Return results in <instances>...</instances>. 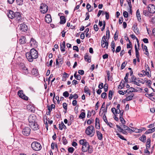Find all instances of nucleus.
Listing matches in <instances>:
<instances>
[{"mask_svg":"<svg viewBox=\"0 0 155 155\" xmlns=\"http://www.w3.org/2000/svg\"><path fill=\"white\" fill-rule=\"evenodd\" d=\"M26 56L29 62H32L34 59H36L38 57V54L36 50L32 48L31 50L29 53H26Z\"/></svg>","mask_w":155,"mask_h":155,"instance_id":"1","label":"nucleus"},{"mask_svg":"<svg viewBox=\"0 0 155 155\" xmlns=\"http://www.w3.org/2000/svg\"><path fill=\"white\" fill-rule=\"evenodd\" d=\"M85 133L87 135L90 136L91 137H93L95 133L94 127L92 125L88 127L85 130Z\"/></svg>","mask_w":155,"mask_h":155,"instance_id":"2","label":"nucleus"},{"mask_svg":"<svg viewBox=\"0 0 155 155\" xmlns=\"http://www.w3.org/2000/svg\"><path fill=\"white\" fill-rule=\"evenodd\" d=\"M32 148L34 150L38 151L41 149L42 147L40 144L36 141H34L31 144Z\"/></svg>","mask_w":155,"mask_h":155,"instance_id":"3","label":"nucleus"},{"mask_svg":"<svg viewBox=\"0 0 155 155\" xmlns=\"http://www.w3.org/2000/svg\"><path fill=\"white\" fill-rule=\"evenodd\" d=\"M107 38V36H104L102 38L101 41V46L102 48H106L107 49L108 48V42L106 40Z\"/></svg>","mask_w":155,"mask_h":155,"instance_id":"4","label":"nucleus"},{"mask_svg":"<svg viewBox=\"0 0 155 155\" xmlns=\"http://www.w3.org/2000/svg\"><path fill=\"white\" fill-rule=\"evenodd\" d=\"M40 9V11L42 13H45L48 10V6L45 4L42 3L41 4Z\"/></svg>","mask_w":155,"mask_h":155,"instance_id":"5","label":"nucleus"},{"mask_svg":"<svg viewBox=\"0 0 155 155\" xmlns=\"http://www.w3.org/2000/svg\"><path fill=\"white\" fill-rule=\"evenodd\" d=\"M36 117L34 114L30 115L28 118L29 124H30V125H31V124L36 123Z\"/></svg>","mask_w":155,"mask_h":155,"instance_id":"6","label":"nucleus"},{"mask_svg":"<svg viewBox=\"0 0 155 155\" xmlns=\"http://www.w3.org/2000/svg\"><path fill=\"white\" fill-rule=\"evenodd\" d=\"M18 95L20 97L25 100L27 101L28 100V97L23 93L22 90L19 91L18 92Z\"/></svg>","mask_w":155,"mask_h":155,"instance_id":"7","label":"nucleus"},{"mask_svg":"<svg viewBox=\"0 0 155 155\" xmlns=\"http://www.w3.org/2000/svg\"><path fill=\"white\" fill-rule=\"evenodd\" d=\"M30 131L31 129L30 127H26L23 129L22 132L23 135L26 136H28L30 134Z\"/></svg>","mask_w":155,"mask_h":155,"instance_id":"8","label":"nucleus"},{"mask_svg":"<svg viewBox=\"0 0 155 155\" xmlns=\"http://www.w3.org/2000/svg\"><path fill=\"white\" fill-rule=\"evenodd\" d=\"M147 9L148 12L150 13L153 14L155 12V6L153 4L149 5Z\"/></svg>","mask_w":155,"mask_h":155,"instance_id":"9","label":"nucleus"},{"mask_svg":"<svg viewBox=\"0 0 155 155\" xmlns=\"http://www.w3.org/2000/svg\"><path fill=\"white\" fill-rule=\"evenodd\" d=\"M31 128L34 130H36L39 129V126L36 122L31 124V125L29 124Z\"/></svg>","mask_w":155,"mask_h":155,"instance_id":"10","label":"nucleus"},{"mask_svg":"<svg viewBox=\"0 0 155 155\" xmlns=\"http://www.w3.org/2000/svg\"><path fill=\"white\" fill-rule=\"evenodd\" d=\"M15 18H16V20L18 22H21L22 18L20 13L19 12H15Z\"/></svg>","mask_w":155,"mask_h":155,"instance_id":"11","label":"nucleus"},{"mask_svg":"<svg viewBox=\"0 0 155 155\" xmlns=\"http://www.w3.org/2000/svg\"><path fill=\"white\" fill-rule=\"evenodd\" d=\"M20 29L21 31L25 32L27 30L28 27L25 24L23 23L20 25Z\"/></svg>","mask_w":155,"mask_h":155,"instance_id":"12","label":"nucleus"},{"mask_svg":"<svg viewBox=\"0 0 155 155\" xmlns=\"http://www.w3.org/2000/svg\"><path fill=\"white\" fill-rule=\"evenodd\" d=\"M15 13L12 10H10L7 13L8 17L11 19H12L15 17Z\"/></svg>","mask_w":155,"mask_h":155,"instance_id":"13","label":"nucleus"},{"mask_svg":"<svg viewBox=\"0 0 155 155\" xmlns=\"http://www.w3.org/2000/svg\"><path fill=\"white\" fill-rule=\"evenodd\" d=\"M30 45L34 47H36L38 46V43L33 38H31L30 41Z\"/></svg>","mask_w":155,"mask_h":155,"instance_id":"14","label":"nucleus"},{"mask_svg":"<svg viewBox=\"0 0 155 155\" xmlns=\"http://www.w3.org/2000/svg\"><path fill=\"white\" fill-rule=\"evenodd\" d=\"M89 146V143L87 142H85V143L83 145L82 147V151L84 152H86L87 151L88 149V147Z\"/></svg>","mask_w":155,"mask_h":155,"instance_id":"15","label":"nucleus"},{"mask_svg":"<svg viewBox=\"0 0 155 155\" xmlns=\"http://www.w3.org/2000/svg\"><path fill=\"white\" fill-rule=\"evenodd\" d=\"M45 19L46 22L48 23H50L52 21L51 16L49 14H47L46 15Z\"/></svg>","mask_w":155,"mask_h":155,"instance_id":"16","label":"nucleus"},{"mask_svg":"<svg viewBox=\"0 0 155 155\" xmlns=\"http://www.w3.org/2000/svg\"><path fill=\"white\" fill-rule=\"evenodd\" d=\"M143 15H145L146 16L148 17L149 18H151L153 17V14H151L149 12L146 10H144L143 12Z\"/></svg>","mask_w":155,"mask_h":155,"instance_id":"17","label":"nucleus"},{"mask_svg":"<svg viewBox=\"0 0 155 155\" xmlns=\"http://www.w3.org/2000/svg\"><path fill=\"white\" fill-rule=\"evenodd\" d=\"M26 42L25 38L24 36L21 37L19 41V42L21 44H25L26 43Z\"/></svg>","mask_w":155,"mask_h":155,"instance_id":"18","label":"nucleus"},{"mask_svg":"<svg viewBox=\"0 0 155 155\" xmlns=\"http://www.w3.org/2000/svg\"><path fill=\"white\" fill-rule=\"evenodd\" d=\"M99 120L98 118H96L95 120V127L97 129L100 128Z\"/></svg>","mask_w":155,"mask_h":155,"instance_id":"19","label":"nucleus"},{"mask_svg":"<svg viewBox=\"0 0 155 155\" xmlns=\"http://www.w3.org/2000/svg\"><path fill=\"white\" fill-rule=\"evenodd\" d=\"M61 50L62 52L65 51V43L64 41L62 44H61Z\"/></svg>","mask_w":155,"mask_h":155,"instance_id":"20","label":"nucleus"},{"mask_svg":"<svg viewBox=\"0 0 155 155\" xmlns=\"http://www.w3.org/2000/svg\"><path fill=\"white\" fill-rule=\"evenodd\" d=\"M31 73L33 75L37 76L38 74V70L36 68H33L31 70Z\"/></svg>","mask_w":155,"mask_h":155,"instance_id":"21","label":"nucleus"},{"mask_svg":"<svg viewBox=\"0 0 155 155\" xmlns=\"http://www.w3.org/2000/svg\"><path fill=\"white\" fill-rule=\"evenodd\" d=\"M150 141L151 140L150 138L147 139L146 144V148L147 149H149L150 147Z\"/></svg>","mask_w":155,"mask_h":155,"instance_id":"22","label":"nucleus"},{"mask_svg":"<svg viewBox=\"0 0 155 155\" xmlns=\"http://www.w3.org/2000/svg\"><path fill=\"white\" fill-rule=\"evenodd\" d=\"M60 23L61 24H64L66 22V19L65 17L64 16H60Z\"/></svg>","mask_w":155,"mask_h":155,"instance_id":"23","label":"nucleus"},{"mask_svg":"<svg viewBox=\"0 0 155 155\" xmlns=\"http://www.w3.org/2000/svg\"><path fill=\"white\" fill-rule=\"evenodd\" d=\"M23 67L22 68V69L23 70V72L24 74H27L28 73V69L25 67V65H23Z\"/></svg>","mask_w":155,"mask_h":155,"instance_id":"24","label":"nucleus"},{"mask_svg":"<svg viewBox=\"0 0 155 155\" xmlns=\"http://www.w3.org/2000/svg\"><path fill=\"white\" fill-rule=\"evenodd\" d=\"M136 16L138 21H140L141 20L140 14L139 9H138L136 12Z\"/></svg>","mask_w":155,"mask_h":155,"instance_id":"25","label":"nucleus"},{"mask_svg":"<svg viewBox=\"0 0 155 155\" xmlns=\"http://www.w3.org/2000/svg\"><path fill=\"white\" fill-rule=\"evenodd\" d=\"M96 132L98 139L100 140H102L103 138L102 134L100 132L98 131H97Z\"/></svg>","mask_w":155,"mask_h":155,"instance_id":"26","label":"nucleus"},{"mask_svg":"<svg viewBox=\"0 0 155 155\" xmlns=\"http://www.w3.org/2000/svg\"><path fill=\"white\" fill-rule=\"evenodd\" d=\"M134 95L133 94H132L128 96L126 98L125 100L128 101L131 100Z\"/></svg>","mask_w":155,"mask_h":155,"instance_id":"27","label":"nucleus"},{"mask_svg":"<svg viewBox=\"0 0 155 155\" xmlns=\"http://www.w3.org/2000/svg\"><path fill=\"white\" fill-rule=\"evenodd\" d=\"M111 50L114 53L115 52V45L114 41H112L111 44Z\"/></svg>","mask_w":155,"mask_h":155,"instance_id":"28","label":"nucleus"},{"mask_svg":"<svg viewBox=\"0 0 155 155\" xmlns=\"http://www.w3.org/2000/svg\"><path fill=\"white\" fill-rule=\"evenodd\" d=\"M114 95V92L111 90H110L109 92L108 97L110 100H111L112 98V96Z\"/></svg>","mask_w":155,"mask_h":155,"instance_id":"29","label":"nucleus"},{"mask_svg":"<svg viewBox=\"0 0 155 155\" xmlns=\"http://www.w3.org/2000/svg\"><path fill=\"white\" fill-rule=\"evenodd\" d=\"M132 29L135 33H138V29L137 28V26L135 25H134L132 27Z\"/></svg>","mask_w":155,"mask_h":155,"instance_id":"30","label":"nucleus"},{"mask_svg":"<svg viewBox=\"0 0 155 155\" xmlns=\"http://www.w3.org/2000/svg\"><path fill=\"white\" fill-rule=\"evenodd\" d=\"M139 139L141 141L145 142L146 139V136L145 135H143L140 137Z\"/></svg>","mask_w":155,"mask_h":155,"instance_id":"31","label":"nucleus"},{"mask_svg":"<svg viewBox=\"0 0 155 155\" xmlns=\"http://www.w3.org/2000/svg\"><path fill=\"white\" fill-rule=\"evenodd\" d=\"M85 112H82L79 115V118L80 119H84L85 117Z\"/></svg>","mask_w":155,"mask_h":155,"instance_id":"32","label":"nucleus"},{"mask_svg":"<svg viewBox=\"0 0 155 155\" xmlns=\"http://www.w3.org/2000/svg\"><path fill=\"white\" fill-rule=\"evenodd\" d=\"M87 8L89 12H91L93 9L91 8V5L88 3L86 5Z\"/></svg>","mask_w":155,"mask_h":155,"instance_id":"33","label":"nucleus"},{"mask_svg":"<svg viewBox=\"0 0 155 155\" xmlns=\"http://www.w3.org/2000/svg\"><path fill=\"white\" fill-rule=\"evenodd\" d=\"M116 133H117L116 135L118 136V137L120 139L124 140H127L123 136L120 135L119 133H118L117 132H116Z\"/></svg>","mask_w":155,"mask_h":155,"instance_id":"34","label":"nucleus"},{"mask_svg":"<svg viewBox=\"0 0 155 155\" xmlns=\"http://www.w3.org/2000/svg\"><path fill=\"white\" fill-rule=\"evenodd\" d=\"M84 92L87 94H88L90 96L91 95V93L89 90L88 87L87 86H85L84 88Z\"/></svg>","mask_w":155,"mask_h":155,"instance_id":"35","label":"nucleus"},{"mask_svg":"<svg viewBox=\"0 0 155 155\" xmlns=\"http://www.w3.org/2000/svg\"><path fill=\"white\" fill-rule=\"evenodd\" d=\"M144 50L145 51V54H146L147 55H149V53L148 51L147 48V46L146 45H144L143 47V48Z\"/></svg>","mask_w":155,"mask_h":155,"instance_id":"36","label":"nucleus"},{"mask_svg":"<svg viewBox=\"0 0 155 155\" xmlns=\"http://www.w3.org/2000/svg\"><path fill=\"white\" fill-rule=\"evenodd\" d=\"M59 128L60 130H62L63 129V128L64 126H65V127H66V126L64 125V123L63 122H62L61 123V124H59Z\"/></svg>","mask_w":155,"mask_h":155,"instance_id":"37","label":"nucleus"},{"mask_svg":"<svg viewBox=\"0 0 155 155\" xmlns=\"http://www.w3.org/2000/svg\"><path fill=\"white\" fill-rule=\"evenodd\" d=\"M62 140L63 144L64 145H66L68 143L67 140L66 139V138L64 137H62Z\"/></svg>","mask_w":155,"mask_h":155,"instance_id":"38","label":"nucleus"},{"mask_svg":"<svg viewBox=\"0 0 155 155\" xmlns=\"http://www.w3.org/2000/svg\"><path fill=\"white\" fill-rule=\"evenodd\" d=\"M79 143L81 145H84L85 142H87L85 139H81L80 140Z\"/></svg>","mask_w":155,"mask_h":155,"instance_id":"39","label":"nucleus"},{"mask_svg":"<svg viewBox=\"0 0 155 155\" xmlns=\"http://www.w3.org/2000/svg\"><path fill=\"white\" fill-rule=\"evenodd\" d=\"M127 2L128 3L129 6L130 8V11L131 10L132 5L131 4V2L130 0H127Z\"/></svg>","mask_w":155,"mask_h":155,"instance_id":"40","label":"nucleus"},{"mask_svg":"<svg viewBox=\"0 0 155 155\" xmlns=\"http://www.w3.org/2000/svg\"><path fill=\"white\" fill-rule=\"evenodd\" d=\"M17 4L18 5H21L23 4V0H16Z\"/></svg>","mask_w":155,"mask_h":155,"instance_id":"41","label":"nucleus"},{"mask_svg":"<svg viewBox=\"0 0 155 155\" xmlns=\"http://www.w3.org/2000/svg\"><path fill=\"white\" fill-rule=\"evenodd\" d=\"M104 91L105 92H107L108 90V85L107 84H105L103 87Z\"/></svg>","mask_w":155,"mask_h":155,"instance_id":"42","label":"nucleus"},{"mask_svg":"<svg viewBox=\"0 0 155 155\" xmlns=\"http://www.w3.org/2000/svg\"><path fill=\"white\" fill-rule=\"evenodd\" d=\"M69 94L67 91H65L63 93V95L65 97H68L69 96Z\"/></svg>","mask_w":155,"mask_h":155,"instance_id":"43","label":"nucleus"},{"mask_svg":"<svg viewBox=\"0 0 155 155\" xmlns=\"http://www.w3.org/2000/svg\"><path fill=\"white\" fill-rule=\"evenodd\" d=\"M124 87V84H123L122 82H121L119 85L118 86V88L119 89H121L123 88V87Z\"/></svg>","mask_w":155,"mask_h":155,"instance_id":"44","label":"nucleus"},{"mask_svg":"<svg viewBox=\"0 0 155 155\" xmlns=\"http://www.w3.org/2000/svg\"><path fill=\"white\" fill-rule=\"evenodd\" d=\"M88 147V149H87V150L88 152L90 153H92L93 151L92 147L89 145Z\"/></svg>","mask_w":155,"mask_h":155,"instance_id":"45","label":"nucleus"},{"mask_svg":"<svg viewBox=\"0 0 155 155\" xmlns=\"http://www.w3.org/2000/svg\"><path fill=\"white\" fill-rule=\"evenodd\" d=\"M129 75V73H127L126 74L125 77L124 78V79L125 81L126 82H128V80H127V79L128 78V77Z\"/></svg>","mask_w":155,"mask_h":155,"instance_id":"46","label":"nucleus"},{"mask_svg":"<svg viewBox=\"0 0 155 155\" xmlns=\"http://www.w3.org/2000/svg\"><path fill=\"white\" fill-rule=\"evenodd\" d=\"M107 94L105 92L101 94V97L103 98H106L107 97Z\"/></svg>","mask_w":155,"mask_h":155,"instance_id":"47","label":"nucleus"},{"mask_svg":"<svg viewBox=\"0 0 155 155\" xmlns=\"http://www.w3.org/2000/svg\"><path fill=\"white\" fill-rule=\"evenodd\" d=\"M127 64V63H125V62H124L122 63L121 66V69H123L124 68L126 65Z\"/></svg>","mask_w":155,"mask_h":155,"instance_id":"48","label":"nucleus"},{"mask_svg":"<svg viewBox=\"0 0 155 155\" xmlns=\"http://www.w3.org/2000/svg\"><path fill=\"white\" fill-rule=\"evenodd\" d=\"M74 149L72 147H70L68 148V151L69 152L72 153L74 151Z\"/></svg>","mask_w":155,"mask_h":155,"instance_id":"49","label":"nucleus"},{"mask_svg":"<svg viewBox=\"0 0 155 155\" xmlns=\"http://www.w3.org/2000/svg\"><path fill=\"white\" fill-rule=\"evenodd\" d=\"M121 50V47L120 46H117L115 51V52L117 53L119 52Z\"/></svg>","mask_w":155,"mask_h":155,"instance_id":"50","label":"nucleus"},{"mask_svg":"<svg viewBox=\"0 0 155 155\" xmlns=\"http://www.w3.org/2000/svg\"><path fill=\"white\" fill-rule=\"evenodd\" d=\"M120 120L123 124H124L125 123V121L123 117H120Z\"/></svg>","mask_w":155,"mask_h":155,"instance_id":"51","label":"nucleus"},{"mask_svg":"<svg viewBox=\"0 0 155 155\" xmlns=\"http://www.w3.org/2000/svg\"><path fill=\"white\" fill-rule=\"evenodd\" d=\"M63 106L64 109L66 111L67 109V104L65 103H63Z\"/></svg>","mask_w":155,"mask_h":155,"instance_id":"52","label":"nucleus"},{"mask_svg":"<svg viewBox=\"0 0 155 155\" xmlns=\"http://www.w3.org/2000/svg\"><path fill=\"white\" fill-rule=\"evenodd\" d=\"M123 15L124 18H127L128 17V13L126 11H124L123 12Z\"/></svg>","mask_w":155,"mask_h":155,"instance_id":"53","label":"nucleus"},{"mask_svg":"<svg viewBox=\"0 0 155 155\" xmlns=\"http://www.w3.org/2000/svg\"><path fill=\"white\" fill-rule=\"evenodd\" d=\"M103 118L104 121V122L106 123L108 122L107 119L106 117V115L105 114H104L103 116Z\"/></svg>","mask_w":155,"mask_h":155,"instance_id":"54","label":"nucleus"},{"mask_svg":"<svg viewBox=\"0 0 155 155\" xmlns=\"http://www.w3.org/2000/svg\"><path fill=\"white\" fill-rule=\"evenodd\" d=\"M129 44H127V48H132V45L130 41L129 42Z\"/></svg>","mask_w":155,"mask_h":155,"instance_id":"55","label":"nucleus"},{"mask_svg":"<svg viewBox=\"0 0 155 155\" xmlns=\"http://www.w3.org/2000/svg\"><path fill=\"white\" fill-rule=\"evenodd\" d=\"M94 30L96 31H98L99 29V28L97 26V25H94Z\"/></svg>","mask_w":155,"mask_h":155,"instance_id":"56","label":"nucleus"},{"mask_svg":"<svg viewBox=\"0 0 155 155\" xmlns=\"http://www.w3.org/2000/svg\"><path fill=\"white\" fill-rule=\"evenodd\" d=\"M150 133H151L155 131V127L152 129H148Z\"/></svg>","mask_w":155,"mask_h":155,"instance_id":"57","label":"nucleus"},{"mask_svg":"<svg viewBox=\"0 0 155 155\" xmlns=\"http://www.w3.org/2000/svg\"><path fill=\"white\" fill-rule=\"evenodd\" d=\"M86 18L85 19V20H88L90 17L89 14L88 12L86 13Z\"/></svg>","mask_w":155,"mask_h":155,"instance_id":"58","label":"nucleus"},{"mask_svg":"<svg viewBox=\"0 0 155 155\" xmlns=\"http://www.w3.org/2000/svg\"><path fill=\"white\" fill-rule=\"evenodd\" d=\"M149 149H147L146 148V149L144 150V153L146 154H147V155L150 154V153L148 150Z\"/></svg>","mask_w":155,"mask_h":155,"instance_id":"59","label":"nucleus"},{"mask_svg":"<svg viewBox=\"0 0 155 155\" xmlns=\"http://www.w3.org/2000/svg\"><path fill=\"white\" fill-rule=\"evenodd\" d=\"M73 49L74 50H75L77 51L78 52L79 51V49L78 47L77 46H73Z\"/></svg>","mask_w":155,"mask_h":155,"instance_id":"60","label":"nucleus"},{"mask_svg":"<svg viewBox=\"0 0 155 155\" xmlns=\"http://www.w3.org/2000/svg\"><path fill=\"white\" fill-rule=\"evenodd\" d=\"M103 84L102 83H101L98 85V88L100 89H101L103 87Z\"/></svg>","mask_w":155,"mask_h":155,"instance_id":"61","label":"nucleus"},{"mask_svg":"<svg viewBox=\"0 0 155 155\" xmlns=\"http://www.w3.org/2000/svg\"><path fill=\"white\" fill-rule=\"evenodd\" d=\"M122 126L125 130H127L128 128V127L125 124H123Z\"/></svg>","mask_w":155,"mask_h":155,"instance_id":"62","label":"nucleus"},{"mask_svg":"<svg viewBox=\"0 0 155 155\" xmlns=\"http://www.w3.org/2000/svg\"><path fill=\"white\" fill-rule=\"evenodd\" d=\"M151 21L153 23H155V16L153 17H151Z\"/></svg>","mask_w":155,"mask_h":155,"instance_id":"63","label":"nucleus"},{"mask_svg":"<svg viewBox=\"0 0 155 155\" xmlns=\"http://www.w3.org/2000/svg\"><path fill=\"white\" fill-rule=\"evenodd\" d=\"M78 73L81 75H83L84 74V71L83 70H79Z\"/></svg>","mask_w":155,"mask_h":155,"instance_id":"64","label":"nucleus"}]
</instances>
